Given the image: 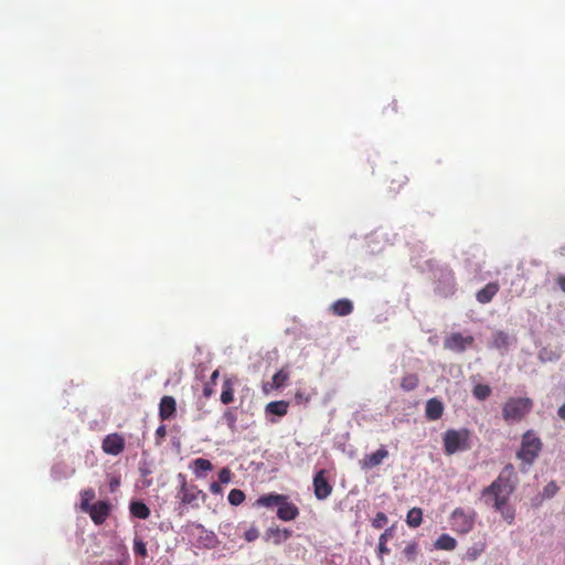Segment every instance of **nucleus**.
Wrapping results in <instances>:
<instances>
[{
    "label": "nucleus",
    "instance_id": "28",
    "mask_svg": "<svg viewBox=\"0 0 565 565\" xmlns=\"http://www.w3.org/2000/svg\"><path fill=\"white\" fill-rule=\"evenodd\" d=\"M288 379H289V373L285 370H279L273 376L271 387L275 390L281 388L282 386H285Z\"/></svg>",
    "mask_w": 565,
    "mask_h": 565
},
{
    "label": "nucleus",
    "instance_id": "46",
    "mask_svg": "<svg viewBox=\"0 0 565 565\" xmlns=\"http://www.w3.org/2000/svg\"><path fill=\"white\" fill-rule=\"evenodd\" d=\"M217 376H218V371L216 370V371H214V372L212 373V375H211V381H212V383H214V382H215V380L217 379Z\"/></svg>",
    "mask_w": 565,
    "mask_h": 565
},
{
    "label": "nucleus",
    "instance_id": "1",
    "mask_svg": "<svg viewBox=\"0 0 565 565\" xmlns=\"http://www.w3.org/2000/svg\"><path fill=\"white\" fill-rule=\"evenodd\" d=\"M514 487L510 479L501 473L489 487L482 490V499L486 504H491L498 512L501 513L502 518L512 524L515 518L514 509L508 507L510 495L512 494Z\"/></svg>",
    "mask_w": 565,
    "mask_h": 565
},
{
    "label": "nucleus",
    "instance_id": "30",
    "mask_svg": "<svg viewBox=\"0 0 565 565\" xmlns=\"http://www.w3.org/2000/svg\"><path fill=\"white\" fill-rule=\"evenodd\" d=\"M484 552V544L479 543L470 546L466 552V559L472 562L476 561Z\"/></svg>",
    "mask_w": 565,
    "mask_h": 565
},
{
    "label": "nucleus",
    "instance_id": "4",
    "mask_svg": "<svg viewBox=\"0 0 565 565\" xmlns=\"http://www.w3.org/2000/svg\"><path fill=\"white\" fill-rule=\"evenodd\" d=\"M470 436L471 433L467 428L446 430L443 436L445 454L450 456L470 449Z\"/></svg>",
    "mask_w": 565,
    "mask_h": 565
},
{
    "label": "nucleus",
    "instance_id": "48",
    "mask_svg": "<svg viewBox=\"0 0 565 565\" xmlns=\"http://www.w3.org/2000/svg\"><path fill=\"white\" fill-rule=\"evenodd\" d=\"M118 484H119V481H118V480H114V481L110 483V488H111V490H114V488H115L116 486H118Z\"/></svg>",
    "mask_w": 565,
    "mask_h": 565
},
{
    "label": "nucleus",
    "instance_id": "22",
    "mask_svg": "<svg viewBox=\"0 0 565 565\" xmlns=\"http://www.w3.org/2000/svg\"><path fill=\"white\" fill-rule=\"evenodd\" d=\"M220 399L225 405H228L234 401V383L231 379L224 380Z\"/></svg>",
    "mask_w": 565,
    "mask_h": 565
},
{
    "label": "nucleus",
    "instance_id": "13",
    "mask_svg": "<svg viewBox=\"0 0 565 565\" xmlns=\"http://www.w3.org/2000/svg\"><path fill=\"white\" fill-rule=\"evenodd\" d=\"M292 532L288 529H280L278 526H270L264 534L266 542H271L275 545H279L287 541L291 536Z\"/></svg>",
    "mask_w": 565,
    "mask_h": 565
},
{
    "label": "nucleus",
    "instance_id": "44",
    "mask_svg": "<svg viewBox=\"0 0 565 565\" xmlns=\"http://www.w3.org/2000/svg\"><path fill=\"white\" fill-rule=\"evenodd\" d=\"M557 415L561 419L565 420V403L558 407Z\"/></svg>",
    "mask_w": 565,
    "mask_h": 565
},
{
    "label": "nucleus",
    "instance_id": "39",
    "mask_svg": "<svg viewBox=\"0 0 565 565\" xmlns=\"http://www.w3.org/2000/svg\"><path fill=\"white\" fill-rule=\"evenodd\" d=\"M167 436L166 425H160L156 430V444L160 445Z\"/></svg>",
    "mask_w": 565,
    "mask_h": 565
},
{
    "label": "nucleus",
    "instance_id": "8",
    "mask_svg": "<svg viewBox=\"0 0 565 565\" xmlns=\"http://www.w3.org/2000/svg\"><path fill=\"white\" fill-rule=\"evenodd\" d=\"M326 470H319L313 477V492L318 500H326L332 493V486L326 477Z\"/></svg>",
    "mask_w": 565,
    "mask_h": 565
},
{
    "label": "nucleus",
    "instance_id": "15",
    "mask_svg": "<svg viewBox=\"0 0 565 565\" xmlns=\"http://www.w3.org/2000/svg\"><path fill=\"white\" fill-rule=\"evenodd\" d=\"M444 414V404L436 397L426 402L425 415L428 420H438Z\"/></svg>",
    "mask_w": 565,
    "mask_h": 565
},
{
    "label": "nucleus",
    "instance_id": "45",
    "mask_svg": "<svg viewBox=\"0 0 565 565\" xmlns=\"http://www.w3.org/2000/svg\"><path fill=\"white\" fill-rule=\"evenodd\" d=\"M213 394V388L210 385H205L203 388V395L210 397Z\"/></svg>",
    "mask_w": 565,
    "mask_h": 565
},
{
    "label": "nucleus",
    "instance_id": "12",
    "mask_svg": "<svg viewBox=\"0 0 565 565\" xmlns=\"http://www.w3.org/2000/svg\"><path fill=\"white\" fill-rule=\"evenodd\" d=\"M299 515V509L296 504L288 501V497L279 504L277 509V518L281 521H294Z\"/></svg>",
    "mask_w": 565,
    "mask_h": 565
},
{
    "label": "nucleus",
    "instance_id": "9",
    "mask_svg": "<svg viewBox=\"0 0 565 565\" xmlns=\"http://www.w3.org/2000/svg\"><path fill=\"white\" fill-rule=\"evenodd\" d=\"M125 445V438L117 433H113L105 436L102 449L107 455L117 456L124 451Z\"/></svg>",
    "mask_w": 565,
    "mask_h": 565
},
{
    "label": "nucleus",
    "instance_id": "16",
    "mask_svg": "<svg viewBox=\"0 0 565 565\" xmlns=\"http://www.w3.org/2000/svg\"><path fill=\"white\" fill-rule=\"evenodd\" d=\"M500 286L498 282H489L482 289L476 294L477 301L479 303H489L493 297L498 294Z\"/></svg>",
    "mask_w": 565,
    "mask_h": 565
},
{
    "label": "nucleus",
    "instance_id": "7",
    "mask_svg": "<svg viewBox=\"0 0 565 565\" xmlns=\"http://www.w3.org/2000/svg\"><path fill=\"white\" fill-rule=\"evenodd\" d=\"M111 511V505L108 501H97L93 503L88 510H85L84 512L89 514L92 521L96 525H102L107 518L109 516Z\"/></svg>",
    "mask_w": 565,
    "mask_h": 565
},
{
    "label": "nucleus",
    "instance_id": "35",
    "mask_svg": "<svg viewBox=\"0 0 565 565\" xmlns=\"http://www.w3.org/2000/svg\"><path fill=\"white\" fill-rule=\"evenodd\" d=\"M558 491V487L554 481H551L547 483L543 489V497L544 498H552L556 494Z\"/></svg>",
    "mask_w": 565,
    "mask_h": 565
},
{
    "label": "nucleus",
    "instance_id": "14",
    "mask_svg": "<svg viewBox=\"0 0 565 565\" xmlns=\"http://www.w3.org/2000/svg\"><path fill=\"white\" fill-rule=\"evenodd\" d=\"M177 413V402L174 397L166 395L159 404V417L161 420H168L174 417Z\"/></svg>",
    "mask_w": 565,
    "mask_h": 565
},
{
    "label": "nucleus",
    "instance_id": "31",
    "mask_svg": "<svg viewBox=\"0 0 565 565\" xmlns=\"http://www.w3.org/2000/svg\"><path fill=\"white\" fill-rule=\"evenodd\" d=\"M222 418L232 431L236 430L237 415L233 408H227Z\"/></svg>",
    "mask_w": 565,
    "mask_h": 565
},
{
    "label": "nucleus",
    "instance_id": "21",
    "mask_svg": "<svg viewBox=\"0 0 565 565\" xmlns=\"http://www.w3.org/2000/svg\"><path fill=\"white\" fill-rule=\"evenodd\" d=\"M289 403L286 401H275L266 405V413L277 415L279 417L285 416L288 412Z\"/></svg>",
    "mask_w": 565,
    "mask_h": 565
},
{
    "label": "nucleus",
    "instance_id": "25",
    "mask_svg": "<svg viewBox=\"0 0 565 565\" xmlns=\"http://www.w3.org/2000/svg\"><path fill=\"white\" fill-rule=\"evenodd\" d=\"M418 375L414 373L405 374L401 380V387L406 392L414 391L418 386Z\"/></svg>",
    "mask_w": 565,
    "mask_h": 565
},
{
    "label": "nucleus",
    "instance_id": "18",
    "mask_svg": "<svg viewBox=\"0 0 565 565\" xmlns=\"http://www.w3.org/2000/svg\"><path fill=\"white\" fill-rule=\"evenodd\" d=\"M331 309L335 316L344 317L353 311V303L349 299H339L333 302Z\"/></svg>",
    "mask_w": 565,
    "mask_h": 565
},
{
    "label": "nucleus",
    "instance_id": "27",
    "mask_svg": "<svg viewBox=\"0 0 565 565\" xmlns=\"http://www.w3.org/2000/svg\"><path fill=\"white\" fill-rule=\"evenodd\" d=\"M491 393L492 390L487 384H477L472 390V394L478 401H486L491 395Z\"/></svg>",
    "mask_w": 565,
    "mask_h": 565
},
{
    "label": "nucleus",
    "instance_id": "33",
    "mask_svg": "<svg viewBox=\"0 0 565 565\" xmlns=\"http://www.w3.org/2000/svg\"><path fill=\"white\" fill-rule=\"evenodd\" d=\"M388 520L384 512H377L375 518L372 520V526L374 529H382L387 524Z\"/></svg>",
    "mask_w": 565,
    "mask_h": 565
},
{
    "label": "nucleus",
    "instance_id": "11",
    "mask_svg": "<svg viewBox=\"0 0 565 565\" xmlns=\"http://www.w3.org/2000/svg\"><path fill=\"white\" fill-rule=\"evenodd\" d=\"M388 457V451L385 447L379 448L375 452L365 455L363 459L360 461L361 468L369 470L376 466H380L384 459Z\"/></svg>",
    "mask_w": 565,
    "mask_h": 565
},
{
    "label": "nucleus",
    "instance_id": "42",
    "mask_svg": "<svg viewBox=\"0 0 565 565\" xmlns=\"http://www.w3.org/2000/svg\"><path fill=\"white\" fill-rule=\"evenodd\" d=\"M417 551L416 544H409L405 547L404 553L406 555H414Z\"/></svg>",
    "mask_w": 565,
    "mask_h": 565
},
{
    "label": "nucleus",
    "instance_id": "20",
    "mask_svg": "<svg viewBox=\"0 0 565 565\" xmlns=\"http://www.w3.org/2000/svg\"><path fill=\"white\" fill-rule=\"evenodd\" d=\"M131 515L140 520H146L150 515V509L141 501H132L129 505Z\"/></svg>",
    "mask_w": 565,
    "mask_h": 565
},
{
    "label": "nucleus",
    "instance_id": "10",
    "mask_svg": "<svg viewBox=\"0 0 565 565\" xmlns=\"http://www.w3.org/2000/svg\"><path fill=\"white\" fill-rule=\"evenodd\" d=\"M473 341L475 339L471 335L463 337L461 333L455 332L445 339L444 345L448 350L463 352Z\"/></svg>",
    "mask_w": 565,
    "mask_h": 565
},
{
    "label": "nucleus",
    "instance_id": "3",
    "mask_svg": "<svg viewBox=\"0 0 565 565\" xmlns=\"http://www.w3.org/2000/svg\"><path fill=\"white\" fill-rule=\"evenodd\" d=\"M543 448V443L533 430H527L522 435L521 446L516 452L518 459L524 466H531L540 456Z\"/></svg>",
    "mask_w": 565,
    "mask_h": 565
},
{
    "label": "nucleus",
    "instance_id": "41",
    "mask_svg": "<svg viewBox=\"0 0 565 565\" xmlns=\"http://www.w3.org/2000/svg\"><path fill=\"white\" fill-rule=\"evenodd\" d=\"M210 491L213 493V494H221L223 489L221 487V483L220 482H212L210 484Z\"/></svg>",
    "mask_w": 565,
    "mask_h": 565
},
{
    "label": "nucleus",
    "instance_id": "29",
    "mask_svg": "<svg viewBox=\"0 0 565 565\" xmlns=\"http://www.w3.org/2000/svg\"><path fill=\"white\" fill-rule=\"evenodd\" d=\"M493 347L497 349H507L509 345V335L503 331L493 334Z\"/></svg>",
    "mask_w": 565,
    "mask_h": 565
},
{
    "label": "nucleus",
    "instance_id": "19",
    "mask_svg": "<svg viewBox=\"0 0 565 565\" xmlns=\"http://www.w3.org/2000/svg\"><path fill=\"white\" fill-rule=\"evenodd\" d=\"M191 467L193 469L194 475L198 478L204 477V475L207 471H211L213 469V466H212L211 461L205 459V458H196V459H194L192 461Z\"/></svg>",
    "mask_w": 565,
    "mask_h": 565
},
{
    "label": "nucleus",
    "instance_id": "32",
    "mask_svg": "<svg viewBox=\"0 0 565 565\" xmlns=\"http://www.w3.org/2000/svg\"><path fill=\"white\" fill-rule=\"evenodd\" d=\"M245 493L239 489H232L228 493L227 500L232 505H239L245 501Z\"/></svg>",
    "mask_w": 565,
    "mask_h": 565
},
{
    "label": "nucleus",
    "instance_id": "40",
    "mask_svg": "<svg viewBox=\"0 0 565 565\" xmlns=\"http://www.w3.org/2000/svg\"><path fill=\"white\" fill-rule=\"evenodd\" d=\"M398 111V107H397V100L396 99H393L385 108H384V114L385 115H390V114H396Z\"/></svg>",
    "mask_w": 565,
    "mask_h": 565
},
{
    "label": "nucleus",
    "instance_id": "34",
    "mask_svg": "<svg viewBox=\"0 0 565 565\" xmlns=\"http://www.w3.org/2000/svg\"><path fill=\"white\" fill-rule=\"evenodd\" d=\"M134 552L137 554V555H140L141 557H146L147 556V547H146V543L142 542L141 540H135L134 541Z\"/></svg>",
    "mask_w": 565,
    "mask_h": 565
},
{
    "label": "nucleus",
    "instance_id": "17",
    "mask_svg": "<svg viewBox=\"0 0 565 565\" xmlns=\"http://www.w3.org/2000/svg\"><path fill=\"white\" fill-rule=\"evenodd\" d=\"M284 494L278 493H268L259 497L256 501L257 505L266 507V508H274L279 507V504L285 500Z\"/></svg>",
    "mask_w": 565,
    "mask_h": 565
},
{
    "label": "nucleus",
    "instance_id": "5",
    "mask_svg": "<svg viewBox=\"0 0 565 565\" xmlns=\"http://www.w3.org/2000/svg\"><path fill=\"white\" fill-rule=\"evenodd\" d=\"M477 512L473 509L456 508L449 518L451 530L458 534H467L472 531Z\"/></svg>",
    "mask_w": 565,
    "mask_h": 565
},
{
    "label": "nucleus",
    "instance_id": "23",
    "mask_svg": "<svg viewBox=\"0 0 565 565\" xmlns=\"http://www.w3.org/2000/svg\"><path fill=\"white\" fill-rule=\"evenodd\" d=\"M457 546V541L449 534H441L435 542V547L441 551H454Z\"/></svg>",
    "mask_w": 565,
    "mask_h": 565
},
{
    "label": "nucleus",
    "instance_id": "36",
    "mask_svg": "<svg viewBox=\"0 0 565 565\" xmlns=\"http://www.w3.org/2000/svg\"><path fill=\"white\" fill-rule=\"evenodd\" d=\"M390 530H385L384 533L381 534L380 536V540H379V552L381 554H386L388 553V548L386 546V541H387V537L390 535Z\"/></svg>",
    "mask_w": 565,
    "mask_h": 565
},
{
    "label": "nucleus",
    "instance_id": "6",
    "mask_svg": "<svg viewBox=\"0 0 565 565\" xmlns=\"http://www.w3.org/2000/svg\"><path fill=\"white\" fill-rule=\"evenodd\" d=\"M178 498L182 504L189 505L192 509H199L207 497L198 486L182 482L178 491Z\"/></svg>",
    "mask_w": 565,
    "mask_h": 565
},
{
    "label": "nucleus",
    "instance_id": "43",
    "mask_svg": "<svg viewBox=\"0 0 565 565\" xmlns=\"http://www.w3.org/2000/svg\"><path fill=\"white\" fill-rule=\"evenodd\" d=\"M556 281H557V285L559 286V288L562 289V291L565 292V275L558 276Z\"/></svg>",
    "mask_w": 565,
    "mask_h": 565
},
{
    "label": "nucleus",
    "instance_id": "47",
    "mask_svg": "<svg viewBox=\"0 0 565 565\" xmlns=\"http://www.w3.org/2000/svg\"><path fill=\"white\" fill-rule=\"evenodd\" d=\"M178 478H179V480H180V484H181L182 482H186V480H185V476H183L182 473H179Z\"/></svg>",
    "mask_w": 565,
    "mask_h": 565
},
{
    "label": "nucleus",
    "instance_id": "24",
    "mask_svg": "<svg viewBox=\"0 0 565 565\" xmlns=\"http://www.w3.org/2000/svg\"><path fill=\"white\" fill-rule=\"evenodd\" d=\"M423 522V511L420 508H413L408 511L406 523L411 527H418Z\"/></svg>",
    "mask_w": 565,
    "mask_h": 565
},
{
    "label": "nucleus",
    "instance_id": "37",
    "mask_svg": "<svg viewBox=\"0 0 565 565\" xmlns=\"http://www.w3.org/2000/svg\"><path fill=\"white\" fill-rule=\"evenodd\" d=\"M259 536V531L256 526H250L245 533H244V539L247 541V542H254L258 539Z\"/></svg>",
    "mask_w": 565,
    "mask_h": 565
},
{
    "label": "nucleus",
    "instance_id": "26",
    "mask_svg": "<svg viewBox=\"0 0 565 565\" xmlns=\"http://www.w3.org/2000/svg\"><path fill=\"white\" fill-rule=\"evenodd\" d=\"M81 510L84 512L93 504L92 501L95 499V490L87 488L81 491Z\"/></svg>",
    "mask_w": 565,
    "mask_h": 565
},
{
    "label": "nucleus",
    "instance_id": "38",
    "mask_svg": "<svg viewBox=\"0 0 565 565\" xmlns=\"http://www.w3.org/2000/svg\"><path fill=\"white\" fill-rule=\"evenodd\" d=\"M231 479H232V472L228 468H222L218 472V480H220V483H228L231 482Z\"/></svg>",
    "mask_w": 565,
    "mask_h": 565
},
{
    "label": "nucleus",
    "instance_id": "49",
    "mask_svg": "<svg viewBox=\"0 0 565 565\" xmlns=\"http://www.w3.org/2000/svg\"><path fill=\"white\" fill-rule=\"evenodd\" d=\"M561 254L565 256V245L561 247Z\"/></svg>",
    "mask_w": 565,
    "mask_h": 565
},
{
    "label": "nucleus",
    "instance_id": "2",
    "mask_svg": "<svg viewBox=\"0 0 565 565\" xmlns=\"http://www.w3.org/2000/svg\"><path fill=\"white\" fill-rule=\"evenodd\" d=\"M533 408V401L529 397H510L502 406V418L508 425L523 420Z\"/></svg>",
    "mask_w": 565,
    "mask_h": 565
}]
</instances>
